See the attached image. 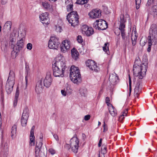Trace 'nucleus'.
I'll list each match as a JSON object with an SVG mask.
<instances>
[{
    "mask_svg": "<svg viewBox=\"0 0 157 157\" xmlns=\"http://www.w3.org/2000/svg\"><path fill=\"white\" fill-rule=\"evenodd\" d=\"M28 109L27 108H25L23 112L21 118V123L22 126H25L27 124V120L29 117L28 113Z\"/></svg>",
    "mask_w": 157,
    "mask_h": 157,
    "instance_id": "nucleus-14",
    "label": "nucleus"
},
{
    "mask_svg": "<svg viewBox=\"0 0 157 157\" xmlns=\"http://www.w3.org/2000/svg\"><path fill=\"white\" fill-rule=\"evenodd\" d=\"M70 77L71 80L75 83L78 84L81 82V76L79 69L74 66L71 67Z\"/></svg>",
    "mask_w": 157,
    "mask_h": 157,
    "instance_id": "nucleus-3",
    "label": "nucleus"
},
{
    "mask_svg": "<svg viewBox=\"0 0 157 157\" xmlns=\"http://www.w3.org/2000/svg\"><path fill=\"white\" fill-rule=\"evenodd\" d=\"M59 38L55 36L51 37L49 40L48 47L51 49H56L60 44Z\"/></svg>",
    "mask_w": 157,
    "mask_h": 157,
    "instance_id": "nucleus-11",
    "label": "nucleus"
},
{
    "mask_svg": "<svg viewBox=\"0 0 157 157\" xmlns=\"http://www.w3.org/2000/svg\"><path fill=\"white\" fill-rule=\"evenodd\" d=\"M142 42V41L141 40H140V44H141L142 46L144 45H145V42H144V43L143 44H141Z\"/></svg>",
    "mask_w": 157,
    "mask_h": 157,
    "instance_id": "nucleus-55",
    "label": "nucleus"
},
{
    "mask_svg": "<svg viewBox=\"0 0 157 157\" xmlns=\"http://www.w3.org/2000/svg\"><path fill=\"white\" fill-rule=\"evenodd\" d=\"M90 118V116L89 115H86L85 116L84 119L85 121H88L89 120Z\"/></svg>",
    "mask_w": 157,
    "mask_h": 157,
    "instance_id": "nucleus-47",
    "label": "nucleus"
},
{
    "mask_svg": "<svg viewBox=\"0 0 157 157\" xmlns=\"http://www.w3.org/2000/svg\"><path fill=\"white\" fill-rule=\"evenodd\" d=\"M71 46L70 42L68 40H65L62 42L60 45V51L65 53L69 49Z\"/></svg>",
    "mask_w": 157,
    "mask_h": 157,
    "instance_id": "nucleus-15",
    "label": "nucleus"
},
{
    "mask_svg": "<svg viewBox=\"0 0 157 157\" xmlns=\"http://www.w3.org/2000/svg\"><path fill=\"white\" fill-rule=\"evenodd\" d=\"M43 138V136L42 134H41L40 136V140L39 142L38 143L37 142L36 143V147L35 148V155L36 157H38L40 154V152L41 151V152L45 153L47 152V149L46 147H45L42 150V147L43 144L42 143V139Z\"/></svg>",
    "mask_w": 157,
    "mask_h": 157,
    "instance_id": "nucleus-7",
    "label": "nucleus"
},
{
    "mask_svg": "<svg viewBox=\"0 0 157 157\" xmlns=\"http://www.w3.org/2000/svg\"><path fill=\"white\" fill-rule=\"evenodd\" d=\"M109 110L110 114L113 117H114L117 115V111L112 105L109 106Z\"/></svg>",
    "mask_w": 157,
    "mask_h": 157,
    "instance_id": "nucleus-27",
    "label": "nucleus"
},
{
    "mask_svg": "<svg viewBox=\"0 0 157 157\" xmlns=\"http://www.w3.org/2000/svg\"><path fill=\"white\" fill-rule=\"evenodd\" d=\"M108 24L105 20L102 19L97 20L93 24V27L98 30H104L107 28Z\"/></svg>",
    "mask_w": 157,
    "mask_h": 157,
    "instance_id": "nucleus-9",
    "label": "nucleus"
},
{
    "mask_svg": "<svg viewBox=\"0 0 157 157\" xmlns=\"http://www.w3.org/2000/svg\"><path fill=\"white\" fill-rule=\"evenodd\" d=\"M89 0H82L79 2V0H77L76 3L79 4H84L87 2Z\"/></svg>",
    "mask_w": 157,
    "mask_h": 157,
    "instance_id": "nucleus-41",
    "label": "nucleus"
},
{
    "mask_svg": "<svg viewBox=\"0 0 157 157\" xmlns=\"http://www.w3.org/2000/svg\"><path fill=\"white\" fill-rule=\"evenodd\" d=\"M12 22L10 21H7L3 27L5 31L9 32L10 31L12 25Z\"/></svg>",
    "mask_w": 157,
    "mask_h": 157,
    "instance_id": "nucleus-29",
    "label": "nucleus"
},
{
    "mask_svg": "<svg viewBox=\"0 0 157 157\" xmlns=\"http://www.w3.org/2000/svg\"><path fill=\"white\" fill-rule=\"evenodd\" d=\"M53 136L55 139L56 140H58V137L57 135L55 134L53 135Z\"/></svg>",
    "mask_w": 157,
    "mask_h": 157,
    "instance_id": "nucleus-54",
    "label": "nucleus"
},
{
    "mask_svg": "<svg viewBox=\"0 0 157 157\" xmlns=\"http://www.w3.org/2000/svg\"><path fill=\"white\" fill-rule=\"evenodd\" d=\"M25 69L26 75L25 77L26 84L27 85L28 82V79L30 78V71L29 65L26 63L25 64Z\"/></svg>",
    "mask_w": 157,
    "mask_h": 157,
    "instance_id": "nucleus-24",
    "label": "nucleus"
},
{
    "mask_svg": "<svg viewBox=\"0 0 157 157\" xmlns=\"http://www.w3.org/2000/svg\"><path fill=\"white\" fill-rule=\"evenodd\" d=\"M67 19L72 26L75 27L78 23L79 16L75 11L69 13L67 16Z\"/></svg>",
    "mask_w": 157,
    "mask_h": 157,
    "instance_id": "nucleus-5",
    "label": "nucleus"
},
{
    "mask_svg": "<svg viewBox=\"0 0 157 157\" xmlns=\"http://www.w3.org/2000/svg\"><path fill=\"white\" fill-rule=\"evenodd\" d=\"M110 101L109 98L108 97H107L105 98V102L107 105L109 106L110 105H111L109 103V101Z\"/></svg>",
    "mask_w": 157,
    "mask_h": 157,
    "instance_id": "nucleus-46",
    "label": "nucleus"
},
{
    "mask_svg": "<svg viewBox=\"0 0 157 157\" xmlns=\"http://www.w3.org/2000/svg\"><path fill=\"white\" fill-rule=\"evenodd\" d=\"M48 151L52 155H53L55 153V151L52 148L49 149Z\"/></svg>",
    "mask_w": 157,
    "mask_h": 157,
    "instance_id": "nucleus-48",
    "label": "nucleus"
},
{
    "mask_svg": "<svg viewBox=\"0 0 157 157\" xmlns=\"http://www.w3.org/2000/svg\"><path fill=\"white\" fill-rule=\"evenodd\" d=\"M103 128H104V130H105V122H104V124H103Z\"/></svg>",
    "mask_w": 157,
    "mask_h": 157,
    "instance_id": "nucleus-56",
    "label": "nucleus"
},
{
    "mask_svg": "<svg viewBox=\"0 0 157 157\" xmlns=\"http://www.w3.org/2000/svg\"><path fill=\"white\" fill-rule=\"evenodd\" d=\"M129 96L130 95V93L131 91V80L130 78V76L129 75Z\"/></svg>",
    "mask_w": 157,
    "mask_h": 157,
    "instance_id": "nucleus-42",
    "label": "nucleus"
},
{
    "mask_svg": "<svg viewBox=\"0 0 157 157\" xmlns=\"http://www.w3.org/2000/svg\"><path fill=\"white\" fill-rule=\"evenodd\" d=\"M130 134H131V135H131V133H130Z\"/></svg>",
    "mask_w": 157,
    "mask_h": 157,
    "instance_id": "nucleus-61",
    "label": "nucleus"
},
{
    "mask_svg": "<svg viewBox=\"0 0 157 157\" xmlns=\"http://www.w3.org/2000/svg\"><path fill=\"white\" fill-rule=\"evenodd\" d=\"M52 81V79L50 72H47L46 76L44 81V86L46 87H49L51 86Z\"/></svg>",
    "mask_w": 157,
    "mask_h": 157,
    "instance_id": "nucleus-18",
    "label": "nucleus"
},
{
    "mask_svg": "<svg viewBox=\"0 0 157 157\" xmlns=\"http://www.w3.org/2000/svg\"><path fill=\"white\" fill-rule=\"evenodd\" d=\"M42 5L43 7L46 9H48L50 7V4L46 1L42 2Z\"/></svg>",
    "mask_w": 157,
    "mask_h": 157,
    "instance_id": "nucleus-37",
    "label": "nucleus"
},
{
    "mask_svg": "<svg viewBox=\"0 0 157 157\" xmlns=\"http://www.w3.org/2000/svg\"><path fill=\"white\" fill-rule=\"evenodd\" d=\"M86 65L87 67H89L90 70L97 71L99 69L95 61L92 60H88L86 62Z\"/></svg>",
    "mask_w": 157,
    "mask_h": 157,
    "instance_id": "nucleus-17",
    "label": "nucleus"
},
{
    "mask_svg": "<svg viewBox=\"0 0 157 157\" xmlns=\"http://www.w3.org/2000/svg\"><path fill=\"white\" fill-rule=\"evenodd\" d=\"M19 93L18 92V88H17V90H16V94H15V98L17 99V98L19 97Z\"/></svg>",
    "mask_w": 157,
    "mask_h": 157,
    "instance_id": "nucleus-49",
    "label": "nucleus"
},
{
    "mask_svg": "<svg viewBox=\"0 0 157 157\" xmlns=\"http://www.w3.org/2000/svg\"><path fill=\"white\" fill-rule=\"evenodd\" d=\"M82 31L83 33H84L87 36H91L94 33V30L93 29L91 28L83 29H82Z\"/></svg>",
    "mask_w": 157,
    "mask_h": 157,
    "instance_id": "nucleus-25",
    "label": "nucleus"
},
{
    "mask_svg": "<svg viewBox=\"0 0 157 157\" xmlns=\"http://www.w3.org/2000/svg\"><path fill=\"white\" fill-rule=\"evenodd\" d=\"M44 87L42 85V82L40 81L36 83L35 87V91L37 94H40L43 90Z\"/></svg>",
    "mask_w": 157,
    "mask_h": 157,
    "instance_id": "nucleus-23",
    "label": "nucleus"
},
{
    "mask_svg": "<svg viewBox=\"0 0 157 157\" xmlns=\"http://www.w3.org/2000/svg\"><path fill=\"white\" fill-rule=\"evenodd\" d=\"M17 126L16 125L14 124L12 127L11 131V136L12 138L16 134L17 131Z\"/></svg>",
    "mask_w": 157,
    "mask_h": 157,
    "instance_id": "nucleus-31",
    "label": "nucleus"
},
{
    "mask_svg": "<svg viewBox=\"0 0 157 157\" xmlns=\"http://www.w3.org/2000/svg\"><path fill=\"white\" fill-rule=\"evenodd\" d=\"M77 40L78 42L79 43H82L83 41L82 37L80 35H78V36L77 37Z\"/></svg>",
    "mask_w": 157,
    "mask_h": 157,
    "instance_id": "nucleus-44",
    "label": "nucleus"
},
{
    "mask_svg": "<svg viewBox=\"0 0 157 157\" xmlns=\"http://www.w3.org/2000/svg\"><path fill=\"white\" fill-rule=\"evenodd\" d=\"M138 37L137 33L135 31L134 33H132V35L131 40L133 46H135L136 43V40Z\"/></svg>",
    "mask_w": 157,
    "mask_h": 157,
    "instance_id": "nucleus-30",
    "label": "nucleus"
},
{
    "mask_svg": "<svg viewBox=\"0 0 157 157\" xmlns=\"http://www.w3.org/2000/svg\"><path fill=\"white\" fill-rule=\"evenodd\" d=\"M7 0H2L1 3L3 5L5 4L7 2Z\"/></svg>",
    "mask_w": 157,
    "mask_h": 157,
    "instance_id": "nucleus-53",
    "label": "nucleus"
},
{
    "mask_svg": "<svg viewBox=\"0 0 157 157\" xmlns=\"http://www.w3.org/2000/svg\"><path fill=\"white\" fill-rule=\"evenodd\" d=\"M33 47L32 44L31 43H29L27 45V49L31 50L32 49Z\"/></svg>",
    "mask_w": 157,
    "mask_h": 157,
    "instance_id": "nucleus-45",
    "label": "nucleus"
},
{
    "mask_svg": "<svg viewBox=\"0 0 157 157\" xmlns=\"http://www.w3.org/2000/svg\"><path fill=\"white\" fill-rule=\"evenodd\" d=\"M25 40V38L24 36L17 41V45L14 47L13 51L11 52V55L13 58L16 57L17 53L24 46V42Z\"/></svg>",
    "mask_w": 157,
    "mask_h": 157,
    "instance_id": "nucleus-6",
    "label": "nucleus"
},
{
    "mask_svg": "<svg viewBox=\"0 0 157 157\" xmlns=\"http://www.w3.org/2000/svg\"><path fill=\"white\" fill-rule=\"evenodd\" d=\"M107 147L105 145H103L102 146L101 150L102 151V152L103 154V156H100V155L99 156V157H105L104 155L107 152Z\"/></svg>",
    "mask_w": 157,
    "mask_h": 157,
    "instance_id": "nucleus-35",
    "label": "nucleus"
},
{
    "mask_svg": "<svg viewBox=\"0 0 157 157\" xmlns=\"http://www.w3.org/2000/svg\"><path fill=\"white\" fill-rule=\"evenodd\" d=\"M65 3L67 6V9L68 12L72 11L73 10V3L71 0H65Z\"/></svg>",
    "mask_w": 157,
    "mask_h": 157,
    "instance_id": "nucleus-26",
    "label": "nucleus"
},
{
    "mask_svg": "<svg viewBox=\"0 0 157 157\" xmlns=\"http://www.w3.org/2000/svg\"><path fill=\"white\" fill-rule=\"evenodd\" d=\"M52 70L53 74L55 77H63L64 76V71L63 70H60L59 68L52 64Z\"/></svg>",
    "mask_w": 157,
    "mask_h": 157,
    "instance_id": "nucleus-16",
    "label": "nucleus"
},
{
    "mask_svg": "<svg viewBox=\"0 0 157 157\" xmlns=\"http://www.w3.org/2000/svg\"><path fill=\"white\" fill-rule=\"evenodd\" d=\"M88 15L92 18H98L101 15V11L97 9H94L89 13Z\"/></svg>",
    "mask_w": 157,
    "mask_h": 157,
    "instance_id": "nucleus-21",
    "label": "nucleus"
},
{
    "mask_svg": "<svg viewBox=\"0 0 157 157\" xmlns=\"http://www.w3.org/2000/svg\"><path fill=\"white\" fill-rule=\"evenodd\" d=\"M147 67V63H143L141 64L139 59H137L134 62L133 66V72L135 76L138 77L140 79H141L145 75Z\"/></svg>",
    "mask_w": 157,
    "mask_h": 157,
    "instance_id": "nucleus-1",
    "label": "nucleus"
},
{
    "mask_svg": "<svg viewBox=\"0 0 157 157\" xmlns=\"http://www.w3.org/2000/svg\"><path fill=\"white\" fill-rule=\"evenodd\" d=\"M118 21L119 29L121 33L122 37L125 44L127 45L130 42L129 35L128 33L126 34L125 32V23L126 21V19L123 14H121L120 15V18L118 19Z\"/></svg>",
    "mask_w": 157,
    "mask_h": 157,
    "instance_id": "nucleus-2",
    "label": "nucleus"
},
{
    "mask_svg": "<svg viewBox=\"0 0 157 157\" xmlns=\"http://www.w3.org/2000/svg\"><path fill=\"white\" fill-rule=\"evenodd\" d=\"M109 44L108 43L105 44L104 46L103 47V51L108 54V51H109Z\"/></svg>",
    "mask_w": 157,
    "mask_h": 157,
    "instance_id": "nucleus-36",
    "label": "nucleus"
},
{
    "mask_svg": "<svg viewBox=\"0 0 157 157\" xmlns=\"http://www.w3.org/2000/svg\"><path fill=\"white\" fill-rule=\"evenodd\" d=\"M39 17L41 21L43 24L48 25L49 23V14L47 13H44L40 15Z\"/></svg>",
    "mask_w": 157,
    "mask_h": 157,
    "instance_id": "nucleus-19",
    "label": "nucleus"
},
{
    "mask_svg": "<svg viewBox=\"0 0 157 157\" xmlns=\"http://www.w3.org/2000/svg\"><path fill=\"white\" fill-rule=\"evenodd\" d=\"M128 109H126L124 111L122 114H121L119 118L120 120H122L124 118V116H127V113H128Z\"/></svg>",
    "mask_w": 157,
    "mask_h": 157,
    "instance_id": "nucleus-34",
    "label": "nucleus"
},
{
    "mask_svg": "<svg viewBox=\"0 0 157 157\" xmlns=\"http://www.w3.org/2000/svg\"><path fill=\"white\" fill-rule=\"evenodd\" d=\"M15 73L10 71L6 85V90L7 94H10L13 90L15 83Z\"/></svg>",
    "mask_w": 157,
    "mask_h": 157,
    "instance_id": "nucleus-4",
    "label": "nucleus"
},
{
    "mask_svg": "<svg viewBox=\"0 0 157 157\" xmlns=\"http://www.w3.org/2000/svg\"><path fill=\"white\" fill-rule=\"evenodd\" d=\"M52 64L59 68L60 67L61 69L63 70L64 71L66 69L65 61L64 58H62L61 57H58L57 58L56 62Z\"/></svg>",
    "mask_w": 157,
    "mask_h": 157,
    "instance_id": "nucleus-12",
    "label": "nucleus"
},
{
    "mask_svg": "<svg viewBox=\"0 0 157 157\" xmlns=\"http://www.w3.org/2000/svg\"><path fill=\"white\" fill-rule=\"evenodd\" d=\"M59 69L60 70H61V68L60 67H59Z\"/></svg>",
    "mask_w": 157,
    "mask_h": 157,
    "instance_id": "nucleus-60",
    "label": "nucleus"
},
{
    "mask_svg": "<svg viewBox=\"0 0 157 157\" xmlns=\"http://www.w3.org/2000/svg\"><path fill=\"white\" fill-rule=\"evenodd\" d=\"M135 80V79L133 80L134 84L135 85L134 92V96L135 98H138L141 90V87L140 86L141 82L140 80H137L136 82Z\"/></svg>",
    "mask_w": 157,
    "mask_h": 157,
    "instance_id": "nucleus-13",
    "label": "nucleus"
},
{
    "mask_svg": "<svg viewBox=\"0 0 157 157\" xmlns=\"http://www.w3.org/2000/svg\"><path fill=\"white\" fill-rule=\"evenodd\" d=\"M49 0L50 1L55 2V1H56L57 0Z\"/></svg>",
    "mask_w": 157,
    "mask_h": 157,
    "instance_id": "nucleus-59",
    "label": "nucleus"
},
{
    "mask_svg": "<svg viewBox=\"0 0 157 157\" xmlns=\"http://www.w3.org/2000/svg\"><path fill=\"white\" fill-rule=\"evenodd\" d=\"M102 140V139L101 138L99 140V142L98 144V146L99 147H100L101 146Z\"/></svg>",
    "mask_w": 157,
    "mask_h": 157,
    "instance_id": "nucleus-52",
    "label": "nucleus"
},
{
    "mask_svg": "<svg viewBox=\"0 0 157 157\" xmlns=\"http://www.w3.org/2000/svg\"><path fill=\"white\" fill-rule=\"evenodd\" d=\"M148 47L147 49V51L148 52H150L151 51V46L152 44V43L153 42L152 40L151 39L150 36L149 37V39H148Z\"/></svg>",
    "mask_w": 157,
    "mask_h": 157,
    "instance_id": "nucleus-33",
    "label": "nucleus"
},
{
    "mask_svg": "<svg viewBox=\"0 0 157 157\" xmlns=\"http://www.w3.org/2000/svg\"><path fill=\"white\" fill-rule=\"evenodd\" d=\"M109 80L110 82L113 85H115L119 81L118 77L115 73L110 74Z\"/></svg>",
    "mask_w": 157,
    "mask_h": 157,
    "instance_id": "nucleus-20",
    "label": "nucleus"
},
{
    "mask_svg": "<svg viewBox=\"0 0 157 157\" xmlns=\"http://www.w3.org/2000/svg\"><path fill=\"white\" fill-rule=\"evenodd\" d=\"M61 93L64 96H66L67 94V92L65 91V90H61Z\"/></svg>",
    "mask_w": 157,
    "mask_h": 157,
    "instance_id": "nucleus-50",
    "label": "nucleus"
},
{
    "mask_svg": "<svg viewBox=\"0 0 157 157\" xmlns=\"http://www.w3.org/2000/svg\"><path fill=\"white\" fill-rule=\"evenodd\" d=\"M70 146L72 151L75 153H77L79 146V140L77 137H73L70 140Z\"/></svg>",
    "mask_w": 157,
    "mask_h": 157,
    "instance_id": "nucleus-10",
    "label": "nucleus"
},
{
    "mask_svg": "<svg viewBox=\"0 0 157 157\" xmlns=\"http://www.w3.org/2000/svg\"><path fill=\"white\" fill-rule=\"evenodd\" d=\"M34 129L35 126H33L32 127L30 135V144L32 146H34L35 145V137L34 136Z\"/></svg>",
    "mask_w": 157,
    "mask_h": 157,
    "instance_id": "nucleus-22",
    "label": "nucleus"
},
{
    "mask_svg": "<svg viewBox=\"0 0 157 157\" xmlns=\"http://www.w3.org/2000/svg\"><path fill=\"white\" fill-rule=\"evenodd\" d=\"M150 35L148 36V39L150 36L151 39H152L155 44L157 43V25L155 24H152L149 29Z\"/></svg>",
    "mask_w": 157,
    "mask_h": 157,
    "instance_id": "nucleus-8",
    "label": "nucleus"
},
{
    "mask_svg": "<svg viewBox=\"0 0 157 157\" xmlns=\"http://www.w3.org/2000/svg\"><path fill=\"white\" fill-rule=\"evenodd\" d=\"M17 99L14 98V100L13 103V105L14 107L16 106L17 105Z\"/></svg>",
    "mask_w": 157,
    "mask_h": 157,
    "instance_id": "nucleus-51",
    "label": "nucleus"
},
{
    "mask_svg": "<svg viewBox=\"0 0 157 157\" xmlns=\"http://www.w3.org/2000/svg\"><path fill=\"white\" fill-rule=\"evenodd\" d=\"M101 124V123L100 122L98 121V125L99 126V125H100Z\"/></svg>",
    "mask_w": 157,
    "mask_h": 157,
    "instance_id": "nucleus-58",
    "label": "nucleus"
},
{
    "mask_svg": "<svg viewBox=\"0 0 157 157\" xmlns=\"http://www.w3.org/2000/svg\"><path fill=\"white\" fill-rule=\"evenodd\" d=\"M56 30L57 32L60 33L62 30V28L59 26H56Z\"/></svg>",
    "mask_w": 157,
    "mask_h": 157,
    "instance_id": "nucleus-43",
    "label": "nucleus"
},
{
    "mask_svg": "<svg viewBox=\"0 0 157 157\" xmlns=\"http://www.w3.org/2000/svg\"><path fill=\"white\" fill-rule=\"evenodd\" d=\"M71 54L72 58L75 60H76L78 58L79 53L75 48L71 50Z\"/></svg>",
    "mask_w": 157,
    "mask_h": 157,
    "instance_id": "nucleus-28",
    "label": "nucleus"
},
{
    "mask_svg": "<svg viewBox=\"0 0 157 157\" xmlns=\"http://www.w3.org/2000/svg\"><path fill=\"white\" fill-rule=\"evenodd\" d=\"M141 2V0H135L136 8L137 10L140 8Z\"/></svg>",
    "mask_w": 157,
    "mask_h": 157,
    "instance_id": "nucleus-40",
    "label": "nucleus"
},
{
    "mask_svg": "<svg viewBox=\"0 0 157 157\" xmlns=\"http://www.w3.org/2000/svg\"><path fill=\"white\" fill-rule=\"evenodd\" d=\"M80 93L82 96L85 97L87 95V90L86 88H81L79 90Z\"/></svg>",
    "mask_w": 157,
    "mask_h": 157,
    "instance_id": "nucleus-32",
    "label": "nucleus"
},
{
    "mask_svg": "<svg viewBox=\"0 0 157 157\" xmlns=\"http://www.w3.org/2000/svg\"><path fill=\"white\" fill-rule=\"evenodd\" d=\"M152 13L154 15L157 14V6L155 5L152 7Z\"/></svg>",
    "mask_w": 157,
    "mask_h": 157,
    "instance_id": "nucleus-39",
    "label": "nucleus"
},
{
    "mask_svg": "<svg viewBox=\"0 0 157 157\" xmlns=\"http://www.w3.org/2000/svg\"><path fill=\"white\" fill-rule=\"evenodd\" d=\"M120 32L118 33H117V32H116V31L115 32V33L117 35H119L120 34Z\"/></svg>",
    "mask_w": 157,
    "mask_h": 157,
    "instance_id": "nucleus-57",
    "label": "nucleus"
},
{
    "mask_svg": "<svg viewBox=\"0 0 157 157\" xmlns=\"http://www.w3.org/2000/svg\"><path fill=\"white\" fill-rule=\"evenodd\" d=\"M155 0H148L147 2L146 5V6L147 9L150 8V6L154 2Z\"/></svg>",
    "mask_w": 157,
    "mask_h": 157,
    "instance_id": "nucleus-38",
    "label": "nucleus"
}]
</instances>
